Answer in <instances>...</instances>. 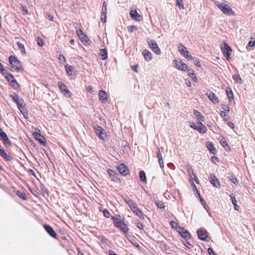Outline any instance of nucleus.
<instances>
[{"label": "nucleus", "instance_id": "f257e3e1", "mask_svg": "<svg viewBox=\"0 0 255 255\" xmlns=\"http://www.w3.org/2000/svg\"><path fill=\"white\" fill-rule=\"evenodd\" d=\"M9 62L13 69L12 71L20 72L23 70L20 62L16 57L12 55L10 56L9 57Z\"/></svg>", "mask_w": 255, "mask_h": 255}, {"label": "nucleus", "instance_id": "f03ea898", "mask_svg": "<svg viewBox=\"0 0 255 255\" xmlns=\"http://www.w3.org/2000/svg\"><path fill=\"white\" fill-rule=\"evenodd\" d=\"M221 48L224 56L227 60H229L232 51L231 48L225 42L221 45Z\"/></svg>", "mask_w": 255, "mask_h": 255}, {"label": "nucleus", "instance_id": "7ed1b4c3", "mask_svg": "<svg viewBox=\"0 0 255 255\" xmlns=\"http://www.w3.org/2000/svg\"><path fill=\"white\" fill-rule=\"evenodd\" d=\"M94 129L97 136L103 140H105L106 133L103 128L98 125H96L94 127Z\"/></svg>", "mask_w": 255, "mask_h": 255}, {"label": "nucleus", "instance_id": "20e7f679", "mask_svg": "<svg viewBox=\"0 0 255 255\" xmlns=\"http://www.w3.org/2000/svg\"><path fill=\"white\" fill-rule=\"evenodd\" d=\"M218 7L225 14L232 15L234 13L232 9L228 4L221 3L218 4Z\"/></svg>", "mask_w": 255, "mask_h": 255}, {"label": "nucleus", "instance_id": "39448f33", "mask_svg": "<svg viewBox=\"0 0 255 255\" xmlns=\"http://www.w3.org/2000/svg\"><path fill=\"white\" fill-rule=\"evenodd\" d=\"M147 42L149 47L154 52H155L157 55H160L161 54L160 49L154 40L148 39H147Z\"/></svg>", "mask_w": 255, "mask_h": 255}, {"label": "nucleus", "instance_id": "423d86ee", "mask_svg": "<svg viewBox=\"0 0 255 255\" xmlns=\"http://www.w3.org/2000/svg\"><path fill=\"white\" fill-rule=\"evenodd\" d=\"M178 50L186 58L191 60L193 59L192 56L189 54L188 51L187 50L186 48L183 44H180L178 46Z\"/></svg>", "mask_w": 255, "mask_h": 255}, {"label": "nucleus", "instance_id": "0eeeda50", "mask_svg": "<svg viewBox=\"0 0 255 255\" xmlns=\"http://www.w3.org/2000/svg\"><path fill=\"white\" fill-rule=\"evenodd\" d=\"M174 66L178 70L185 71L187 70L188 66L183 63L181 60H174L173 62Z\"/></svg>", "mask_w": 255, "mask_h": 255}, {"label": "nucleus", "instance_id": "6e6552de", "mask_svg": "<svg viewBox=\"0 0 255 255\" xmlns=\"http://www.w3.org/2000/svg\"><path fill=\"white\" fill-rule=\"evenodd\" d=\"M59 88L61 91V92L66 97H70L71 93L70 91L68 89L66 85L62 82L58 83Z\"/></svg>", "mask_w": 255, "mask_h": 255}, {"label": "nucleus", "instance_id": "1a4fd4ad", "mask_svg": "<svg viewBox=\"0 0 255 255\" xmlns=\"http://www.w3.org/2000/svg\"><path fill=\"white\" fill-rule=\"evenodd\" d=\"M119 172L123 175L126 176L129 173L128 168L123 163H122L118 167Z\"/></svg>", "mask_w": 255, "mask_h": 255}, {"label": "nucleus", "instance_id": "9d476101", "mask_svg": "<svg viewBox=\"0 0 255 255\" xmlns=\"http://www.w3.org/2000/svg\"><path fill=\"white\" fill-rule=\"evenodd\" d=\"M33 135L35 139L37 140L41 144L45 145L46 141L44 137L41 135L39 132H34Z\"/></svg>", "mask_w": 255, "mask_h": 255}, {"label": "nucleus", "instance_id": "9b49d317", "mask_svg": "<svg viewBox=\"0 0 255 255\" xmlns=\"http://www.w3.org/2000/svg\"><path fill=\"white\" fill-rule=\"evenodd\" d=\"M44 228L45 229L46 232L52 237L54 238H56L57 237V234L54 231V230L52 229V228L48 225H44Z\"/></svg>", "mask_w": 255, "mask_h": 255}, {"label": "nucleus", "instance_id": "f8f14e48", "mask_svg": "<svg viewBox=\"0 0 255 255\" xmlns=\"http://www.w3.org/2000/svg\"><path fill=\"white\" fill-rule=\"evenodd\" d=\"M178 232L180 234V235L184 238L186 239H189L191 237L190 234L183 227L179 228Z\"/></svg>", "mask_w": 255, "mask_h": 255}, {"label": "nucleus", "instance_id": "ddd939ff", "mask_svg": "<svg viewBox=\"0 0 255 255\" xmlns=\"http://www.w3.org/2000/svg\"><path fill=\"white\" fill-rule=\"evenodd\" d=\"M16 104H17L18 109L19 110L20 112L22 113L23 114V115H24V116L25 117V113H26V114H27V113L25 112V111H26L25 104L23 100V99L20 100V101H19V102L17 103Z\"/></svg>", "mask_w": 255, "mask_h": 255}, {"label": "nucleus", "instance_id": "4468645a", "mask_svg": "<svg viewBox=\"0 0 255 255\" xmlns=\"http://www.w3.org/2000/svg\"><path fill=\"white\" fill-rule=\"evenodd\" d=\"M198 238L203 241L206 240L207 238V231L204 229H199L197 232Z\"/></svg>", "mask_w": 255, "mask_h": 255}, {"label": "nucleus", "instance_id": "2eb2a0df", "mask_svg": "<svg viewBox=\"0 0 255 255\" xmlns=\"http://www.w3.org/2000/svg\"><path fill=\"white\" fill-rule=\"evenodd\" d=\"M210 181L212 183V184L217 188H220V183L218 179V178L216 177V176L212 174L211 175L210 178Z\"/></svg>", "mask_w": 255, "mask_h": 255}, {"label": "nucleus", "instance_id": "dca6fc26", "mask_svg": "<svg viewBox=\"0 0 255 255\" xmlns=\"http://www.w3.org/2000/svg\"><path fill=\"white\" fill-rule=\"evenodd\" d=\"M206 95L208 96L209 99L214 103V104H217L219 102V100H218V98L215 96V94L211 91H209L206 93Z\"/></svg>", "mask_w": 255, "mask_h": 255}, {"label": "nucleus", "instance_id": "f3484780", "mask_svg": "<svg viewBox=\"0 0 255 255\" xmlns=\"http://www.w3.org/2000/svg\"><path fill=\"white\" fill-rule=\"evenodd\" d=\"M131 210L138 217L141 219H144V215L139 208L135 204L130 208Z\"/></svg>", "mask_w": 255, "mask_h": 255}, {"label": "nucleus", "instance_id": "a211bd4d", "mask_svg": "<svg viewBox=\"0 0 255 255\" xmlns=\"http://www.w3.org/2000/svg\"><path fill=\"white\" fill-rule=\"evenodd\" d=\"M107 172L113 181H118L119 180L118 174L116 173L115 171L111 169H109L107 170Z\"/></svg>", "mask_w": 255, "mask_h": 255}, {"label": "nucleus", "instance_id": "6ab92c4d", "mask_svg": "<svg viewBox=\"0 0 255 255\" xmlns=\"http://www.w3.org/2000/svg\"><path fill=\"white\" fill-rule=\"evenodd\" d=\"M130 17L136 21H139L141 20V16L135 9L131 10L130 11Z\"/></svg>", "mask_w": 255, "mask_h": 255}, {"label": "nucleus", "instance_id": "aec40b11", "mask_svg": "<svg viewBox=\"0 0 255 255\" xmlns=\"http://www.w3.org/2000/svg\"><path fill=\"white\" fill-rule=\"evenodd\" d=\"M112 219L113 220L114 226L118 228L121 227L122 224L124 223L122 220L116 217H112Z\"/></svg>", "mask_w": 255, "mask_h": 255}, {"label": "nucleus", "instance_id": "412c9836", "mask_svg": "<svg viewBox=\"0 0 255 255\" xmlns=\"http://www.w3.org/2000/svg\"><path fill=\"white\" fill-rule=\"evenodd\" d=\"M197 130L201 133H204L207 131V128L202 123V122H199L198 123Z\"/></svg>", "mask_w": 255, "mask_h": 255}, {"label": "nucleus", "instance_id": "4be33fe9", "mask_svg": "<svg viewBox=\"0 0 255 255\" xmlns=\"http://www.w3.org/2000/svg\"><path fill=\"white\" fill-rule=\"evenodd\" d=\"M193 113L196 118L199 122H203L205 121V118L201 115L200 113L196 110H194Z\"/></svg>", "mask_w": 255, "mask_h": 255}, {"label": "nucleus", "instance_id": "5701e85b", "mask_svg": "<svg viewBox=\"0 0 255 255\" xmlns=\"http://www.w3.org/2000/svg\"><path fill=\"white\" fill-rule=\"evenodd\" d=\"M142 54L146 61H150L152 59V54L147 50L142 51Z\"/></svg>", "mask_w": 255, "mask_h": 255}, {"label": "nucleus", "instance_id": "b1692460", "mask_svg": "<svg viewBox=\"0 0 255 255\" xmlns=\"http://www.w3.org/2000/svg\"><path fill=\"white\" fill-rule=\"evenodd\" d=\"M99 55L101 59L103 60L107 59L108 58V53L107 50L105 49H100Z\"/></svg>", "mask_w": 255, "mask_h": 255}, {"label": "nucleus", "instance_id": "393cba45", "mask_svg": "<svg viewBox=\"0 0 255 255\" xmlns=\"http://www.w3.org/2000/svg\"><path fill=\"white\" fill-rule=\"evenodd\" d=\"M100 100L103 102H105L107 100V96L105 91L100 90L99 92Z\"/></svg>", "mask_w": 255, "mask_h": 255}, {"label": "nucleus", "instance_id": "a878e982", "mask_svg": "<svg viewBox=\"0 0 255 255\" xmlns=\"http://www.w3.org/2000/svg\"><path fill=\"white\" fill-rule=\"evenodd\" d=\"M220 142L221 144L224 147L226 151L230 150V147L229 146L228 143L227 142L224 137H222L220 139Z\"/></svg>", "mask_w": 255, "mask_h": 255}, {"label": "nucleus", "instance_id": "bb28decb", "mask_svg": "<svg viewBox=\"0 0 255 255\" xmlns=\"http://www.w3.org/2000/svg\"><path fill=\"white\" fill-rule=\"evenodd\" d=\"M10 97L11 98L12 101L16 104L18 103L19 101H20V100L22 99L20 98L18 95L15 93H13L12 94H10Z\"/></svg>", "mask_w": 255, "mask_h": 255}, {"label": "nucleus", "instance_id": "cd10ccee", "mask_svg": "<svg viewBox=\"0 0 255 255\" xmlns=\"http://www.w3.org/2000/svg\"><path fill=\"white\" fill-rule=\"evenodd\" d=\"M0 155L5 160L9 161L12 160V157L8 155L5 151V150H1Z\"/></svg>", "mask_w": 255, "mask_h": 255}, {"label": "nucleus", "instance_id": "c85d7f7f", "mask_svg": "<svg viewBox=\"0 0 255 255\" xmlns=\"http://www.w3.org/2000/svg\"><path fill=\"white\" fill-rule=\"evenodd\" d=\"M207 148L210 150V151L213 154H215L216 153V149L214 146L213 144L211 142H208L207 143Z\"/></svg>", "mask_w": 255, "mask_h": 255}, {"label": "nucleus", "instance_id": "c756f323", "mask_svg": "<svg viewBox=\"0 0 255 255\" xmlns=\"http://www.w3.org/2000/svg\"><path fill=\"white\" fill-rule=\"evenodd\" d=\"M226 91L229 100L231 102L233 100H234L233 93L230 88H228Z\"/></svg>", "mask_w": 255, "mask_h": 255}, {"label": "nucleus", "instance_id": "7c9ffc66", "mask_svg": "<svg viewBox=\"0 0 255 255\" xmlns=\"http://www.w3.org/2000/svg\"><path fill=\"white\" fill-rule=\"evenodd\" d=\"M65 68L67 73L70 76L72 75L73 71L74 70V67L72 66L66 65H65Z\"/></svg>", "mask_w": 255, "mask_h": 255}, {"label": "nucleus", "instance_id": "2f4dec72", "mask_svg": "<svg viewBox=\"0 0 255 255\" xmlns=\"http://www.w3.org/2000/svg\"><path fill=\"white\" fill-rule=\"evenodd\" d=\"M233 79L237 83H239L240 84L242 83L243 81L239 74L233 75Z\"/></svg>", "mask_w": 255, "mask_h": 255}, {"label": "nucleus", "instance_id": "473e14b6", "mask_svg": "<svg viewBox=\"0 0 255 255\" xmlns=\"http://www.w3.org/2000/svg\"><path fill=\"white\" fill-rule=\"evenodd\" d=\"M139 177L141 181L143 182H146V177L145 174L143 171H139Z\"/></svg>", "mask_w": 255, "mask_h": 255}, {"label": "nucleus", "instance_id": "72a5a7b5", "mask_svg": "<svg viewBox=\"0 0 255 255\" xmlns=\"http://www.w3.org/2000/svg\"><path fill=\"white\" fill-rule=\"evenodd\" d=\"M176 4L180 9H184L185 8L183 0H176Z\"/></svg>", "mask_w": 255, "mask_h": 255}, {"label": "nucleus", "instance_id": "f704fd0d", "mask_svg": "<svg viewBox=\"0 0 255 255\" xmlns=\"http://www.w3.org/2000/svg\"><path fill=\"white\" fill-rule=\"evenodd\" d=\"M200 202H201L202 205H203V207L209 213V211L210 209L209 207L207 204V203H206V202L204 201V199H203L201 197H200Z\"/></svg>", "mask_w": 255, "mask_h": 255}, {"label": "nucleus", "instance_id": "c9c22d12", "mask_svg": "<svg viewBox=\"0 0 255 255\" xmlns=\"http://www.w3.org/2000/svg\"><path fill=\"white\" fill-rule=\"evenodd\" d=\"M119 228H120L121 230L124 233H127L128 231V228L125 223H124Z\"/></svg>", "mask_w": 255, "mask_h": 255}, {"label": "nucleus", "instance_id": "e433bc0d", "mask_svg": "<svg viewBox=\"0 0 255 255\" xmlns=\"http://www.w3.org/2000/svg\"><path fill=\"white\" fill-rule=\"evenodd\" d=\"M170 225L171 226L174 228L178 232L179 228H181V227L179 226L177 223L175 222V221H171L170 222Z\"/></svg>", "mask_w": 255, "mask_h": 255}, {"label": "nucleus", "instance_id": "4c0bfd02", "mask_svg": "<svg viewBox=\"0 0 255 255\" xmlns=\"http://www.w3.org/2000/svg\"><path fill=\"white\" fill-rule=\"evenodd\" d=\"M17 45L19 49L21 51V52L23 53H26L25 47H24V45L23 44H22L20 42H17Z\"/></svg>", "mask_w": 255, "mask_h": 255}, {"label": "nucleus", "instance_id": "58836bf2", "mask_svg": "<svg viewBox=\"0 0 255 255\" xmlns=\"http://www.w3.org/2000/svg\"><path fill=\"white\" fill-rule=\"evenodd\" d=\"M188 173L189 176V180L190 181V180L192 179V177H193V176H195L196 175L195 174L194 170L192 168H190L188 170Z\"/></svg>", "mask_w": 255, "mask_h": 255}, {"label": "nucleus", "instance_id": "ea45409f", "mask_svg": "<svg viewBox=\"0 0 255 255\" xmlns=\"http://www.w3.org/2000/svg\"><path fill=\"white\" fill-rule=\"evenodd\" d=\"M5 78L8 81H9L10 83L12 82L13 80H14V78L12 74L10 73H6Z\"/></svg>", "mask_w": 255, "mask_h": 255}, {"label": "nucleus", "instance_id": "a19ab883", "mask_svg": "<svg viewBox=\"0 0 255 255\" xmlns=\"http://www.w3.org/2000/svg\"><path fill=\"white\" fill-rule=\"evenodd\" d=\"M4 144L6 146H11V143L10 141L9 140L8 137H6L5 138L3 139L2 140Z\"/></svg>", "mask_w": 255, "mask_h": 255}, {"label": "nucleus", "instance_id": "79ce46f5", "mask_svg": "<svg viewBox=\"0 0 255 255\" xmlns=\"http://www.w3.org/2000/svg\"><path fill=\"white\" fill-rule=\"evenodd\" d=\"M16 194L19 197L22 199L23 200L26 199L25 194L24 193H22V192H21L20 191H17L16 192Z\"/></svg>", "mask_w": 255, "mask_h": 255}, {"label": "nucleus", "instance_id": "37998d69", "mask_svg": "<svg viewBox=\"0 0 255 255\" xmlns=\"http://www.w3.org/2000/svg\"><path fill=\"white\" fill-rule=\"evenodd\" d=\"M125 201L126 202V203L128 205L129 207L130 208V209L132 207V206H133L135 203H134L133 201H132V200H125Z\"/></svg>", "mask_w": 255, "mask_h": 255}, {"label": "nucleus", "instance_id": "c03bdc74", "mask_svg": "<svg viewBox=\"0 0 255 255\" xmlns=\"http://www.w3.org/2000/svg\"><path fill=\"white\" fill-rule=\"evenodd\" d=\"M0 136L2 140L7 137L6 133L4 131H3L1 128H0Z\"/></svg>", "mask_w": 255, "mask_h": 255}, {"label": "nucleus", "instance_id": "a18cd8bd", "mask_svg": "<svg viewBox=\"0 0 255 255\" xmlns=\"http://www.w3.org/2000/svg\"><path fill=\"white\" fill-rule=\"evenodd\" d=\"M11 86L14 87L15 89L18 88L19 87V85L16 81L14 79L12 81V82H10Z\"/></svg>", "mask_w": 255, "mask_h": 255}, {"label": "nucleus", "instance_id": "49530a36", "mask_svg": "<svg viewBox=\"0 0 255 255\" xmlns=\"http://www.w3.org/2000/svg\"><path fill=\"white\" fill-rule=\"evenodd\" d=\"M101 12L104 13H107V4L105 1H104L103 3Z\"/></svg>", "mask_w": 255, "mask_h": 255}, {"label": "nucleus", "instance_id": "de8ad7c7", "mask_svg": "<svg viewBox=\"0 0 255 255\" xmlns=\"http://www.w3.org/2000/svg\"><path fill=\"white\" fill-rule=\"evenodd\" d=\"M76 33L80 38L83 37L85 35L81 29L77 30Z\"/></svg>", "mask_w": 255, "mask_h": 255}, {"label": "nucleus", "instance_id": "09e8293b", "mask_svg": "<svg viewBox=\"0 0 255 255\" xmlns=\"http://www.w3.org/2000/svg\"><path fill=\"white\" fill-rule=\"evenodd\" d=\"M230 180L231 181L235 184L237 185L238 184V181L237 179V178L234 176L232 175L230 177Z\"/></svg>", "mask_w": 255, "mask_h": 255}, {"label": "nucleus", "instance_id": "8fccbe9b", "mask_svg": "<svg viewBox=\"0 0 255 255\" xmlns=\"http://www.w3.org/2000/svg\"><path fill=\"white\" fill-rule=\"evenodd\" d=\"M156 204L158 208L161 209L164 208L165 207L162 201H156Z\"/></svg>", "mask_w": 255, "mask_h": 255}, {"label": "nucleus", "instance_id": "3c124183", "mask_svg": "<svg viewBox=\"0 0 255 255\" xmlns=\"http://www.w3.org/2000/svg\"><path fill=\"white\" fill-rule=\"evenodd\" d=\"M37 44L39 46L42 47L44 45V42H43V40L39 37H38L37 38Z\"/></svg>", "mask_w": 255, "mask_h": 255}, {"label": "nucleus", "instance_id": "603ef678", "mask_svg": "<svg viewBox=\"0 0 255 255\" xmlns=\"http://www.w3.org/2000/svg\"><path fill=\"white\" fill-rule=\"evenodd\" d=\"M80 39L83 42H85V43H88L90 41V39L86 35H85L84 36H83V37H81Z\"/></svg>", "mask_w": 255, "mask_h": 255}, {"label": "nucleus", "instance_id": "864d4df0", "mask_svg": "<svg viewBox=\"0 0 255 255\" xmlns=\"http://www.w3.org/2000/svg\"><path fill=\"white\" fill-rule=\"evenodd\" d=\"M128 29L130 32H132L134 30L137 29V27L134 25H130L128 27Z\"/></svg>", "mask_w": 255, "mask_h": 255}, {"label": "nucleus", "instance_id": "5fc2aeb1", "mask_svg": "<svg viewBox=\"0 0 255 255\" xmlns=\"http://www.w3.org/2000/svg\"><path fill=\"white\" fill-rule=\"evenodd\" d=\"M106 14L107 13H104L101 12V21L104 23H105L106 21Z\"/></svg>", "mask_w": 255, "mask_h": 255}, {"label": "nucleus", "instance_id": "6e6d98bb", "mask_svg": "<svg viewBox=\"0 0 255 255\" xmlns=\"http://www.w3.org/2000/svg\"><path fill=\"white\" fill-rule=\"evenodd\" d=\"M184 245L187 247L188 248V249H191L193 248V245H191L189 242H188V241H185L184 243H183Z\"/></svg>", "mask_w": 255, "mask_h": 255}, {"label": "nucleus", "instance_id": "4d7b16f0", "mask_svg": "<svg viewBox=\"0 0 255 255\" xmlns=\"http://www.w3.org/2000/svg\"><path fill=\"white\" fill-rule=\"evenodd\" d=\"M222 108L225 111L229 112L230 111V108L229 106L227 104H223L222 106Z\"/></svg>", "mask_w": 255, "mask_h": 255}, {"label": "nucleus", "instance_id": "13d9d810", "mask_svg": "<svg viewBox=\"0 0 255 255\" xmlns=\"http://www.w3.org/2000/svg\"><path fill=\"white\" fill-rule=\"evenodd\" d=\"M130 242L134 247L137 248L139 247V244L134 239L130 240Z\"/></svg>", "mask_w": 255, "mask_h": 255}, {"label": "nucleus", "instance_id": "bf43d9fd", "mask_svg": "<svg viewBox=\"0 0 255 255\" xmlns=\"http://www.w3.org/2000/svg\"><path fill=\"white\" fill-rule=\"evenodd\" d=\"M103 214L106 218H109L110 217V212L106 209H105L103 211Z\"/></svg>", "mask_w": 255, "mask_h": 255}, {"label": "nucleus", "instance_id": "052dcab7", "mask_svg": "<svg viewBox=\"0 0 255 255\" xmlns=\"http://www.w3.org/2000/svg\"><path fill=\"white\" fill-rule=\"evenodd\" d=\"M136 227L139 229H142L143 228V225L141 222H137L136 223Z\"/></svg>", "mask_w": 255, "mask_h": 255}, {"label": "nucleus", "instance_id": "680f3d73", "mask_svg": "<svg viewBox=\"0 0 255 255\" xmlns=\"http://www.w3.org/2000/svg\"><path fill=\"white\" fill-rule=\"evenodd\" d=\"M208 253H209V254L210 255H216V254L214 253L213 250L212 248H209L208 249Z\"/></svg>", "mask_w": 255, "mask_h": 255}, {"label": "nucleus", "instance_id": "e2e57ef3", "mask_svg": "<svg viewBox=\"0 0 255 255\" xmlns=\"http://www.w3.org/2000/svg\"><path fill=\"white\" fill-rule=\"evenodd\" d=\"M59 60H61V61L62 60H63V61L65 63L66 62V59L65 57L63 54H60V55L59 56Z\"/></svg>", "mask_w": 255, "mask_h": 255}, {"label": "nucleus", "instance_id": "0e129e2a", "mask_svg": "<svg viewBox=\"0 0 255 255\" xmlns=\"http://www.w3.org/2000/svg\"><path fill=\"white\" fill-rule=\"evenodd\" d=\"M190 77L192 78V79L194 81L197 82V78L196 75H195V73L192 74V75H190Z\"/></svg>", "mask_w": 255, "mask_h": 255}, {"label": "nucleus", "instance_id": "69168bd1", "mask_svg": "<svg viewBox=\"0 0 255 255\" xmlns=\"http://www.w3.org/2000/svg\"><path fill=\"white\" fill-rule=\"evenodd\" d=\"M186 72H188V75L190 76V75H192V74L194 73V71L192 69H190L188 68V67H187V70H186Z\"/></svg>", "mask_w": 255, "mask_h": 255}, {"label": "nucleus", "instance_id": "338daca9", "mask_svg": "<svg viewBox=\"0 0 255 255\" xmlns=\"http://www.w3.org/2000/svg\"><path fill=\"white\" fill-rule=\"evenodd\" d=\"M158 163H159L160 167L161 168H163V167H164V162H163V159H161V160L160 159H158Z\"/></svg>", "mask_w": 255, "mask_h": 255}, {"label": "nucleus", "instance_id": "774afa93", "mask_svg": "<svg viewBox=\"0 0 255 255\" xmlns=\"http://www.w3.org/2000/svg\"><path fill=\"white\" fill-rule=\"evenodd\" d=\"M248 46L250 47L255 46V40L254 41H250L248 44Z\"/></svg>", "mask_w": 255, "mask_h": 255}]
</instances>
